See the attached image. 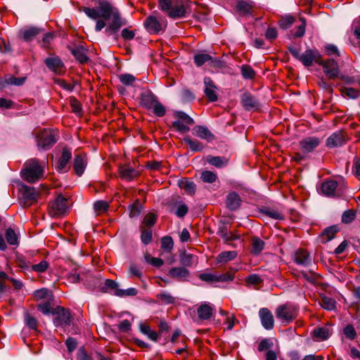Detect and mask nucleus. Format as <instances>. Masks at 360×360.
<instances>
[{
	"label": "nucleus",
	"mask_w": 360,
	"mask_h": 360,
	"mask_svg": "<svg viewBox=\"0 0 360 360\" xmlns=\"http://www.w3.org/2000/svg\"><path fill=\"white\" fill-rule=\"evenodd\" d=\"M79 11H83L89 18L96 20V32L101 31L107 26L106 21L111 20L105 29L108 35L117 32L122 26L126 24L125 21L122 19L118 9L107 1L100 2L99 6L96 8H91L84 6Z\"/></svg>",
	"instance_id": "obj_1"
},
{
	"label": "nucleus",
	"mask_w": 360,
	"mask_h": 360,
	"mask_svg": "<svg viewBox=\"0 0 360 360\" xmlns=\"http://www.w3.org/2000/svg\"><path fill=\"white\" fill-rule=\"evenodd\" d=\"M189 0H158L159 8L172 19L182 18L186 15L185 4Z\"/></svg>",
	"instance_id": "obj_2"
},
{
	"label": "nucleus",
	"mask_w": 360,
	"mask_h": 360,
	"mask_svg": "<svg viewBox=\"0 0 360 360\" xmlns=\"http://www.w3.org/2000/svg\"><path fill=\"white\" fill-rule=\"evenodd\" d=\"M44 174V169L37 159H30L25 162L21 171L22 178L29 182L34 183Z\"/></svg>",
	"instance_id": "obj_3"
},
{
	"label": "nucleus",
	"mask_w": 360,
	"mask_h": 360,
	"mask_svg": "<svg viewBox=\"0 0 360 360\" xmlns=\"http://www.w3.org/2000/svg\"><path fill=\"white\" fill-rule=\"evenodd\" d=\"M288 50L295 58L306 67L311 66L313 63L318 64L321 62V55L316 49H308L304 53H300V49L295 47H289Z\"/></svg>",
	"instance_id": "obj_4"
},
{
	"label": "nucleus",
	"mask_w": 360,
	"mask_h": 360,
	"mask_svg": "<svg viewBox=\"0 0 360 360\" xmlns=\"http://www.w3.org/2000/svg\"><path fill=\"white\" fill-rule=\"evenodd\" d=\"M276 317L283 323H289L297 316V308L289 303L280 305L276 310Z\"/></svg>",
	"instance_id": "obj_5"
},
{
	"label": "nucleus",
	"mask_w": 360,
	"mask_h": 360,
	"mask_svg": "<svg viewBox=\"0 0 360 360\" xmlns=\"http://www.w3.org/2000/svg\"><path fill=\"white\" fill-rule=\"evenodd\" d=\"M174 116L176 120L172 122V127L181 133L189 131V126L194 124L193 119L182 111L175 112Z\"/></svg>",
	"instance_id": "obj_6"
},
{
	"label": "nucleus",
	"mask_w": 360,
	"mask_h": 360,
	"mask_svg": "<svg viewBox=\"0 0 360 360\" xmlns=\"http://www.w3.org/2000/svg\"><path fill=\"white\" fill-rule=\"evenodd\" d=\"M167 25V20L164 18H157L155 16H148L145 22L144 26L150 34H158L165 30Z\"/></svg>",
	"instance_id": "obj_7"
},
{
	"label": "nucleus",
	"mask_w": 360,
	"mask_h": 360,
	"mask_svg": "<svg viewBox=\"0 0 360 360\" xmlns=\"http://www.w3.org/2000/svg\"><path fill=\"white\" fill-rule=\"evenodd\" d=\"M68 210V200L62 195H58L49 205V213L52 217H60Z\"/></svg>",
	"instance_id": "obj_8"
},
{
	"label": "nucleus",
	"mask_w": 360,
	"mask_h": 360,
	"mask_svg": "<svg viewBox=\"0 0 360 360\" xmlns=\"http://www.w3.org/2000/svg\"><path fill=\"white\" fill-rule=\"evenodd\" d=\"M54 316L53 323L56 326H69L71 323L72 316L69 310L62 307H57L52 311Z\"/></svg>",
	"instance_id": "obj_9"
},
{
	"label": "nucleus",
	"mask_w": 360,
	"mask_h": 360,
	"mask_svg": "<svg viewBox=\"0 0 360 360\" xmlns=\"http://www.w3.org/2000/svg\"><path fill=\"white\" fill-rule=\"evenodd\" d=\"M37 142L39 149L47 150L56 142V139L51 131L44 129L37 136Z\"/></svg>",
	"instance_id": "obj_10"
},
{
	"label": "nucleus",
	"mask_w": 360,
	"mask_h": 360,
	"mask_svg": "<svg viewBox=\"0 0 360 360\" xmlns=\"http://www.w3.org/2000/svg\"><path fill=\"white\" fill-rule=\"evenodd\" d=\"M318 64L323 67L324 73L329 79H335L338 77L340 73L339 67L334 59L323 60L321 58V62Z\"/></svg>",
	"instance_id": "obj_11"
},
{
	"label": "nucleus",
	"mask_w": 360,
	"mask_h": 360,
	"mask_svg": "<svg viewBox=\"0 0 360 360\" xmlns=\"http://www.w3.org/2000/svg\"><path fill=\"white\" fill-rule=\"evenodd\" d=\"M47 68L57 75H62L65 72V67L63 61L57 56L49 57L44 60Z\"/></svg>",
	"instance_id": "obj_12"
},
{
	"label": "nucleus",
	"mask_w": 360,
	"mask_h": 360,
	"mask_svg": "<svg viewBox=\"0 0 360 360\" xmlns=\"http://www.w3.org/2000/svg\"><path fill=\"white\" fill-rule=\"evenodd\" d=\"M321 141L319 138L315 136H309L303 139L300 142V149L304 153H309L318 147Z\"/></svg>",
	"instance_id": "obj_13"
},
{
	"label": "nucleus",
	"mask_w": 360,
	"mask_h": 360,
	"mask_svg": "<svg viewBox=\"0 0 360 360\" xmlns=\"http://www.w3.org/2000/svg\"><path fill=\"white\" fill-rule=\"evenodd\" d=\"M347 140L345 134L338 131L332 134L326 140V146L328 148L340 147L346 143Z\"/></svg>",
	"instance_id": "obj_14"
},
{
	"label": "nucleus",
	"mask_w": 360,
	"mask_h": 360,
	"mask_svg": "<svg viewBox=\"0 0 360 360\" xmlns=\"http://www.w3.org/2000/svg\"><path fill=\"white\" fill-rule=\"evenodd\" d=\"M259 316L262 326L266 330H271L274 326V319L272 313L267 308H262L259 311Z\"/></svg>",
	"instance_id": "obj_15"
},
{
	"label": "nucleus",
	"mask_w": 360,
	"mask_h": 360,
	"mask_svg": "<svg viewBox=\"0 0 360 360\" xmlns=\"http://www.w3.org/2000/svg\"><path fill=\"white\" fill-rule=\"evenodd\" d=\"M193 134L201 139L210 142L215 139V136L206 127L197 125L192 130Z\"/></svg>",
	"instance_id": "obj_16"
},
{
	"label": "nucleus",
	"mask_w": 360,
	"mask_h": 360,
	"mask_svg": "<svg viewBox=\"0 0 360 360\" xmlns=\"http://www.w3.org/2000/svg\"><path fill=\"white\" fill-rule=\"evenodd\" d=\"M205 89L204 93L208 99L213 102L217 100V86L214 85L213 81L210 77H206L204 78Z\"/></svg>",
	"instance_id": "obj_17"
},
{
	"label": "nucleus",
	"mask_w": 360,
	"mask_h": 360,
	"mask_svg": "<svg viewBox=\"0 0 360 360\" xmlns=\"http://www.w3.org/2000/svg\"><path fill=\"white\" fill-rule=\"evenodd\" d=\"M87 165L86 155L77 154L75 155L73 162V167L76 174L81 176Z\"/></svg>",
	"instance_id": "obj_18"
},
{
	"label": "nucleus",
	"mask_w": 360,
	"mask_h": 360,
	"mask_svg": "<svg viewBox=\"0 0 360 360\" xmlns=\"http://www.w3.org/2000/svg\"><path fill=\"white\" fill-rule=\"evenodd\" d=\"M25 80V77H16L12 75H6L4 78L0 79V87L4 88L7 85L21 86Z\"/></svg>",
	"instance_id": "obj_19"
},
{
	"label": "nucleus",
	"mask_w": 360,
	"mask_h": 360,
	"mask_svg": "<svg viewBox=\"0 0 360 360\" xmlns=\"http://www.w3.org/2000/svg\"><path fill=\"white\" fill-rule=\"evenodd\" d=\"M337 187L338 182L336 181L330 180L324 181L321 187V193L328 197H333L335 195Z\"/></svg>",
	"instance_id": "obj_20"
},
{
	"label": "nucleus",
	"mask_w": 360,
	"mask_h": 360,
	"mask_svg": "<svg viewBox=\"0 0 360 360\" xmlns=\"http://www.w3.org/2000/svg\"><path fill=\"white\" fill-rule=\"evenodd\" d=\"M255 7V3L252 1L241 0L238 1L236 8L240 15H251Z\"/></svg>",
	"instance_id": "obj_21"
},
{
	"label": "nucleus",
	"mask_w": 360,
	"mask_h": 360,
	"mask_svg": "<svg viewBox=\"0 0 360 360\" xmlns=\"http://www.w3.org/2000/svg\"><path fill=\"white\" fill-rule=\"evenodd\" d=\"M241 203L240 197L235 191L231 192L226 197V205L230 210H236Z\"/></svg>",
	"instance_id": "obj_22"
},
{
	"label": "nucleus",
	"mask_w": 360,
	"mask_h": 360,
	"mask_svg": "<svg viewBox=\"0 0 360 360\" xmlns=\"http://www.w3.org/2000/svg\"><path fill=\"white\" fill-rule=\"evenodd\" d=\"M168 276L179 281H184L189 276V271L184 267H173L169 271Z\"/></svg>",
	"instance_id": "obj_23"
},
{
	"label": "nucleus",
	"mask_w": 360,
	"mask_h": 360,
	"mask_svg": "<svg viewBox=\"0 0 360 360\" xmlns=\"http://www.w3.org/2000/svg\"><path fill=\"white\" fill-rule=\"evenodd\" d=\"M241 101L243 107L248 110L256 109L259 105L258 101L250 94H244Z\"/></svg>",
	"instance_id": "obj_24"
},
{
	"label": "nucleus",
	"mask_w": 360,
	"mask_h": 360,
	"mask_svg": "<svg viewBox=\"0 0 360 360\" xmlns=\"http://www.w3.org/2000/svg\"><path fill=\"white\" fill-rule=\"evenodd\" d=\"M295 262L302 266H308L311 263V258L308 252L304 250H298L294 256Z\"/></svg>",
	"instance_id": "obj_25"
},
{
	"label": "nucleus",
	"mask_w": 360,
	"mask_h": 360,
	"mask_svg": "<svg viewBox=\"0 0 360 360\" xmlns=\"http://www.w3.org/2000/svg\"><path fill=\"white\" fill-rule=\"evenodd\" d=\"M40 30L36 27L22 29L19 32V36L25 41H32L39 34Z\"/></svg>",
	"instance_id": "obj_26"
},
{
	"label": "nucleus",
	"mask_w": 360,
	"mask_h": 360,
	"mask_svg": "<svg viewBox=\"0 0 360 360\" xmlns=\"http://www.w3.org/2000/svg\"><path fill=\"white\" fill-rule=\"evenodd\" d=\"M119 172L120 177L126 181H131L139 175L137 171L128 166L120 167Z\"/></svg>",
	"instance_id": "obj_27"
},
{
	"label": "nucleus",
	"mask_w": 360,
	"mask_h": 360,
	"mask_svg": "<svg viewBox=\"0 0 360 360\" xmlns=\"http://www.w3.org/2000/svg\"><path fill=\"white\" fill-rule=\"evenodd\" d=\"M238 256L236 251H224L219 254L216 258L217 264H224L235 259Z\"/></svg>",
	"instance_id": "obj_28"
},
{
	"label": "nucleus",
	"mask_w": 360,
	"mask_h": 360,
	"mask_svg": "<svg viewBox=\"0 0 360 360\" xmlns=\"http://www.w3.org/2000/svg\"><path fill=\"white\" fill-rule=\"evenodd\" d=\"M213 308L207 303L200 304L198 309L197 313L198 318L200 320H207L212 315Z\"/></svg>",
	"instance_id": "obj_29"
},
{
	"label": "nucleus",
	"mask_w": 360,
	"mask_h": 360,
	"mask_svg": "<svg viewBox=\"0 0 360 360\" xmlns=\"http://www.w3.org/2000/svg\"><path fill=\"white\" fill-rule=\"evenodd\" d=\"M206 161L217 168H222L228 165L229 160L225 157L207 155Z\"/></svg>",
	"instance_id": "obj_30"
},
{
	"label": "nucleus",
	"mask_w": 360,
	"mask_h": 360,
	"mask_svg": "<svg viewBox=\"0 0 360 360\" xmlns=\"http://www.w3.org/2000/svg\"><path fill=\"white\" fill-rule=\"evenodd\" d=\"M158 101L157 97L151 92L144 93L141 94V104L148 110H152L153 106Z\"/></svg>",
	"instance_id": "obj_31"
},
{
	"label": "nucleus",
	"mask_w": 360,
	"mask_h": 360,
	"mask_svg": "<svg viewBox=\"0 0 360 360\" xmlns=\"http://www.w3.org/2000/svg\"><path fill=\"white\" fill-rule=\"evenodd\" d=\"M338 231V229L336 226H332L326 228L319 236L320 241L323 243L330 241L334 238Z\"/></svg>",
	"instance_id": "obj_32"
},
{
	"label": "nucleus",
	"mask_w": 360,
	"mask_h": 360,
	"mask_svg": "<svg viewBox=\"0 0 360 360\" xmlns=\"http://www.w3.org/2000/svg\"><path fill=\"white\" fill-rule=\"evenodd\" d=\"M313 335L316 340L323 341L331 335V331L327 327H319L313 330Z\"/></svg>",
	"instance_id": "obj_33"
},
{
	"label": "nucleus",
	"mask_w": 360,
	"mask_h": 360,
	"mask_svg": "<svg viewBox=\"0 0 360 360\" xmlns=\"http://www.w3.org/2000/svg\"><path fill=\"white\" fill-rule=\"evenodd\" d=\"M211 62L215 63L218 62V60L213 58L211 56L205 53H197L194 56V63L198 66H202L207 62Z\"/></svg>",
	"instance_id": "obj_34"
},
{
	"label": "nucleus",
	"mask_w": 360,
	"mask_h": 360,
	"mask_svg": "<svg viewBox=\"0 0 360 360\" xmlns=\"http://www.w3.org/2000/svg\"><path fill=\"white\" fill-rule=\"evenodd\" d=\"M71 53L81 63H84L88 60L86 50L82 46H77L72 49Z\"/></svg>",
	"instance_id": "obj_35"
},
{
	"label": "nucleus",
	"mask_w": 360,
	"mask_h": 360,
	"mask_svg": "<svg viewBox=\"0 0 360 360\" xmlns=\"http://www.w3.org/2000/svg\"><path fill=\"white\" fill-rule=\"evenodd\" d=\"M71 157V151L68 148H63L62 155L58 160V169L59 171H63V169H65Z\"/></svg>",
	"instance_id": "obj_36"
},
{
	"label": "nucleus",
	"mask_w": 360,
	"mask_h": 360,
	"mask_svg": "<svg viewBox=\"0 0 360 360\" xmlns=\"http://www.w3.org/2000/svg\"><path fill=\"white\" fill-rule=\"evenodd\" d=\"M22 195L25 200L33 202L37 198V193L34 187L25 186L22 188Z\"/></svg>",
	"instance_id": "obj_37"
},
{
	"label": "nucleus",
	"mask_w": 360,
	"mask_h": 360,
	"mask_svg": "<svg viewBox=\"0 0 360 360\" xmlns=\"http://www.w3.org/2000/svg\"><path fill=\"white\" fill-rule=\"evenodd\" d=\"M139 329L141 332L146 335L150 340L154 342L158 341L159 334L156 331L151 330L149 326L144 323H140Z\"/></svg>",
	"instance_id": "obj_38"
},
{
	"label": "nucleus",
	"mask_w": 360,
	"mask_h": 360,
	"mask_svg": "<svg viewBox=\"0 0 360 360\" xmlns=\"http://www.w3.org/2000/svg\"><path fill=\"white\" fill-rule=\"evenodd\" d=\"M180 262L184 266H191L194 263L198 262V257L184 252L180 255Z\"/></svg>",
	"instance_id": "obj_39"
},
{
	"label": "nucleus",
	"mask_w": 360,
	"mask_h": 360,
	"mask_svg": "<svg viewBox=\"0 0 360 360\" xmlns=\"http://www.w3.org/2000/svg\"><path fill=\"white\" fill-rule=\"evenodd\" d=\"M184 141L189 146L192 151H202L204 148V146L202 143L198 140L192 139L189 136L184 137Z\"/></svg>",
	"instance_id": "obj_40"
},
{
	"label": "nucleus",
	"mask_w": 360,
	"mask_h": 360,
	"mask_svg": "<svg viewBox=\"0 0 360 360\" xmlns=\"http://www.w3.org/2000/svg\"><path fill=\"white\" fill-rule=\"evenodd\" d=\"M264 242L258 237L252 239V252L255 255L259 254L264 248Z\"/></svg>",
	"instance_id": "obj_41"
},
{
	"label": "nucleus",
	"mask_w": 360,
	"mask_h": 360,
	"mask_svg": "<svg viewBox=\"0 0 360 360\" xmlns=\"http://www.w3.org/2000/svg\"><path fill=\"white\" fill-rule=\"evenodd\" d=\"M6 239L7 243L11 245H18V237L13 229L8 228L6 230L5 233Z\"/></svg>",
	"instance_id": "obj_42"
},
{
	"label": "nucleus",
	"mask_w": 360,
	"mask_h": 360,
	"mask_svg": "<svg viewBox=\"0 0 360 360\" xmlns=\"http://www.w3.org/2000/svg\"><path fill=\"white\" fill-rule=\"evenodd\" d=\"M320 304L323 309L333 310L335 308L336 302L333 298L324 295L321 297Z\"/></svg>",
	"instance_id": "obj_43"
},
{
	"label": "nucleus",
	"mask_w": 360,
	"mask_h": 360,
	"mask_svg": "<svg viewBox=\"0 0 360 360\" xmlns=\"http://www.w3.org/2000/svg\"><path fill=\"white\" fill-rule=\"evenodd\" d=\"M262 213L274 219L281 220L284 219L283 214L274 209L265 207L262 210Z\"/></svg>",
	"instance_id": "obj_44"
},
{
	"label": "nucleus",
	"mask_w": 360,
	"mask_h": 360,
	"mask_svg": "<svg viewBox=\"0 0 360 360\" xmlns=\"http://www.w3.org/2000/svg\"><path fill=\"white\" fill-rule=\"evenodd\" d=\"M109 208L108 203L105 200H98L94 204L96 214L98 215L105 212Z\"/></svg>",
	"instance_id": "obj_45"
},
{
	"label": "nucleus",
	"mask_w": 360,
	"mask_h": 360,
	"mask_svg": "<svg viewBox=\"0 0 360 360\" xmlns=\"http://www.w3.org/2000/svg\"><path fill=\"white\" fill-rule=\"evenodd\" d=\"M240 71L243 77L245 79H252L256 75L255 70L248 65H243Z\"/></svg>",
	"instance_id": "obj_46"
},
{
	"label": "nucleus",
	"mask_w": 360,
	"mask_h": 360,
	"mask_svg": "<svg viewBox=\"0 0 360 360\" xmlns=\"http://www.w3.org/2000/svg\"><path fill=\"white\" fill-rule=\"evenodd\" d=\"M200 179L205 183L212 184L217 180V175L215 172L205 170L201 173Z\"/></svg>",
	"instance_id": "obj_47"
},
{
	"label": "nucleus",
	"mask_w": 360,
	"mask_h": 360,
	"mask_svg": "<svg viewBox=\"0 0 360 360\" xmlns=\"http://www.w3.org/2000/svg\"><path fill=\"white\" fill-rule=\"evenodd\" d=\"M141 242L144 245H148V243H150L152 240V230L150 228L145 229L143 226H141Z\"/></svg>",
	"instance_id": "obj_48"
},
{
	"label": "nucleus",
	"mask_w": 360,
	"mask_h": 360,
	"mask_svg": "<svg viewBox=\"0 0 360 360\" xmlns=\"http://www.w3.org/2000/svg\"><path fill=\"white\" fill-rule=\"evenodd\" d=\"M179 186L189 194H193L195 193V185L192 181L182 180L179 182Z\"/></svg>",
	"instance_id": "obj_49"
},
{
	"label": "nucleus",
	"mask_w": 360,
	"mask_h": 360,
	"mask_svg": "<svg viewBox=\"0 0 360 360\" xmlns=\"http://www.w3.org/2000/svg\"><path fill=\"white\" fill-rule=\"evenodd\" d=\"M49 266V262L46 260H42L39 264H32L31 268L32 271L38 274H41L45 272L48 269Z\"/></svg>",
	"instance_id": "obj_50"
},
{
	"label": "nucleus",
	"mask_w": 360,
	"mask_h": 360,
	"mask_svg": "<svg viewBox=\"0 0 360 360\" xmlns=\"http://www.w3.org/2000/svg\"><path fill=\"white\" fill-rule=\"evenodd\" d=\"M25 321L29 328L32 330H37L38 327L37 320L29 313L26 312L25 314Z\"/></svg>",
	"instance_id": "obj_51"
},
{
	"label": "nucleus",
	"mask_w": 360,
	"mask_h": 360,
	"mask_svg": "<svg viewBox=\"0 0 360 360\" xmlns=\"http://www.w3.org/2000/svg\"><path fill=\"white\" fill-rule=\"evenodd\" d=\"M174 246L172 238L170 236H165L161 239V248L167 252H170Z\"/></svg>",
	"instance_id": "obj_52"
},
{
	"label": "nucleus",
	"mask_w": 360,
	"mask_h": 360,
	"mask_svg": "<svg viewBox=\"0 0 360 360\" xmlns=\"http://www.w3.org/2000/svg\"><path fill=\"white\" fill-rule=\"evenodd\" d=\"M138 293V291L134 288H129L127 290H122L120 289L119 290H117L115 292V296L117 297H129V296H135Z\"/></svg>",
	"instance_id": "obj_53"
},
{
	"label": "nucleus",
	"mask_w": 360,
	"mask_h": 360,
	"mask_svg": "<svg viewBox=\"0 0 360 360\" xmlns=\"http://www.w3.org/2000/svg\"><path fill=\"white\" fill-rule=\"evenodd\" d=\"M342 92L345 96L352 99H356L359 96V91L351 87L344 88Z\"/></svg>",
	"instance_id": "obj_54"
},
{
	"label": "nucleus",
	"mask_w": 360,
	"mask_h": 360,
	"mask_svg": "<svg viewBox=\"0 0 360 360\" xmlns=\"http://www.w3.org/2000/svg\"><path fill=\"white\" fill-rule=\"evenodd\" d=\"M119 79L124 85L129 86L133 84L136 77L131 74H122L119 75Z\"/></svg>",
	"instance_id": "obj_55"
},
{
	"label": "nucleus",
	"mask_w": 360,
	"mask_h": 360,
	"mask_svg": "<svg viewBox=\"0 0 360 360\" xmlns=\"http://www.w3.org/2000/svg\"><path fill=\"white\" fill-rule=\"evenodd\" d=\"M343 333L345 337L349 340H354L356 337V332L352 325H347L343 329Z\"/></svg>",
	"instance_id": "obj_56"
},
{
	"label": "nucleus",
	"mask_w": 360,
	"mask_h": 360,
	"mask_svg": "<svg viewBox=\"0 0 360 360\" xmlns=\"http://www.w3.org/2000/svg\"><path fill=\"white\" fill-rule=\"evenodd\" d=\"M295 22V18L290 15H286L283 17L280 21L279 25L281 28L287 29L290 27Z\"/></svg>",
	"instance_id": "obj_57"
},
{
	"label": "nucleus",
	"mask_w": 360,
	"mask_h": 360,
	"mask_svg": "<svg viewBox=\"0 0 360 360\" xmlns=\"http://www.w3.org/2000/svg\"><path fill=\"white\" fill-rule=\"evenodd\" d=\"M141 210H142L141 204L139 202V200H136L134 204H132L130 206V212H129L130 217H137L140 214Z\"/></svg>",
	"instance_id": "obj_58"
},
{
	"label": "nucleus",
	"mask_w": 360,
	"mask_h": 360,
	"mask_svg": "<svg viewBox=\"0 0 360 360\" xmlns=\"http://www.w3.org/2000/svg\"><path fill=\"white\" fill-rule=\"evenodd\" d=\"M356 217V213L352 210L345 211L342 216V221L345 224L352 222Z\"/></svg>",
	"instance_id": "obj_59"
},
{
	"label": "nucleus",
	"mask_w": 360,
	"mask_h": 360,
	"mask_svg": "<svg viewBox=\"0 0 360 360\" xmlns=\"http://www.w3.org/2000/svg\"><path fill=\"white\" fill-rule=\"evenodd\" d=\"M152 110L153 113L158 117H162L165 114V107L158 101L153 106Z\"/></svg>",
	"instance_id": "obj_60"
},
{
	"label": "nucleus",
	"mask_w": 360,
	"mask_h": 360,
	"mask_svg": "<svg viewBox=\"0 0 360 360\" xmlns=\"http://www.w3.org/2000/svg\"><path fill=\"white\" fill-rule=\"evenodd\" d=\"M37 309L44 314H49L53 311V310H51V306L49 302V299L48 300V301L44 303L39 304L37 305Z\"/></svg>",
	"instance_id": "obj_61"
},
{
	"label": "nucleus",
	"mask_w": 360,
	"mask_h": 360,
	"mask_svg": "<svg viewBox=\"0 0 360 360\" xmlns=\"http://www.w3.org/2000/svg\"><path fill=\"white\" fill-rule=\"evenodd\" d=\"M104 283L106 288L113 291L112 293L114 295H115L117 290H120L118 283L113 280L105 279Z\"/></svg>",
	"instance_id": "obj_62"
},
{
	"label": "nucleus",
	"mask_w": 360,
	"mask_h": 360,
	"mask_svg": "<svg viewBox=\"0 0 360 360\" xmlns=\"http://www.w3.org/2000/svg\"><path fill=\"white\" fill-rule=\"evenodd\" d=\"M200 278L206 282H219L218 274H212L210 273L202 274L200 276Z\"/></svg>",
	"instance_id": "obj_63"
},
{
	"label": "nucleus",
	"mask_w": 360,
	"mask_h": 360,
	"mask_svg": "<svg viewBox=\"0 0 360 360\" xmlns=\"http://www.w3.org/2000/svg\"><path fill=\"white\" fill-rule=\"evenodd\" d=\"M156 221V216L153 213L147 214L143 221V224L149 227L153 226Z\"/></svg>",
	"instance_id": "obj_64"
}]
</instances>
